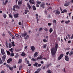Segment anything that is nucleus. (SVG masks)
<instances>
[{
  "instance_id": "dca6fc26",
  "label": "nucleus",
  "mask_w": 73,
  "mask_h": 73,
  "mask_svg": "<svg viewBox=\"0 0 73 73\" xmlns=\"http://www.w3.org/2000/svg\"><path fill=\"white\" fill-rule=\"evenodd\" d=\"M52 64L51 63H50L49 64H46V66H47V68H49V66H51Z\"/></svg>"
},
{
  "instance_id": "864d4df0",
  "label": "nucleus",
  "mask_w": 73,
  "mask_h": 73,
  "mask_svg": "<svg viewBox=\"0 0 73 73\" xmlns=\"http://www.w3.org/2000/svg\"><path fill=\"white\" fill-rule=\"evenodd\" d=\"M25 14H27V10H25Z\"/></svg>"
},
{
  "instance_id": "338daca9",
  "label": "nucleus",
  "mask_w": 73,
  "mask_h": 73,
  "mask_svg": "<svg viewBox=\"0 0 73 73\" xmlns=\"http://www.w3.org/2000/svg\"><path fill=\"white\" fill-rule=\"evenodd\" d=\"M1 73H5V71H2Z\"/></svg>"
},
{
  "instance_id": "423d86ee",
  "label": "nucleus",
  "mask_w": 73,
  "mask_h": 73,
  "mask_svg": "<svg viewBox=\"0 0 73 73\" xmlns=\"http://www.w3.org/2000/svg\"><path fill=\"white\" fill-rule=\"evenodd\" d=\"M65 60L67 61H69V58L68 56L67 55H66L65 56Z\"/></svg>"
},
{
  "instance_id": "58836bf2",
  "label": "nucleus",
  "mask_w": 73,
  "mask_h": 73,
  "mask_svg": "<svg viewBox=\"0 0 73 73\" xmlns=\"http://www.w3.org/2000/svg\"><path fill=\"white\" fill-rule=\"evenodd\" d=\"M32 61H36V60L35 59H34V58H33L31 59Z\"/></svg>"
},
{
  "instance_id": "f3484780",
  "label": "nucleus",
  "mask_w": 73,
  "mask_h": 73,
  "mask_svg": "<svg viewBox=\"0 0 73 73\" xmlns=\"http://www.w3.org/2000/svg\"><path fill=\"white\" fill-rule=\"evenodd\" d=\"M38 54V53L37 52H35L34 55V57H36L37 56Z\"/></svg>"
},
{
  "instance_id": "f704fd0d",
  "label": "nucleus",
  "mask_w": 73,
  "mask_h": 73,
  "mask_svg": "<svg viewBox=\"0 0 73 73\" xmlns=\"http://www.w3.org/2000/svg\"><path fill=\"white\" fill-rule=\"evenodd\" d=\"M52 22L56 24V21L55 20H53Z\"/></svg>"
},
{
  "instance_id": "e433bc0d",
  "label": "nucleus",
  "mask_w": 73,
  "mask_h": 73,
  "mask_svg": "<svg viewBox=\"0 0 73 73\" xmlns=\"http://www.w3.org/2000/svg\"><path fill=\"white\" fill-rule=\"evenodd\" d=\"M13 48H11V49H10L9 50L10 51H11V52H13Z\"/></svg>"
},
{
  "instance_id": "774afa93",
  "label": "nucleus",
  "mask_w": 73,
  "mask_h": 73,
  "mask_svg": "<svg viewBox=\"0 0 73 73\" xmlns=\"http://www.w3.org/2000/svg\"><path fill=\"white\" fill-rule=\"evenodd\" d=\"M72 38H73V34L72 35V36H71V39H72Z\"/></svg>"
},
{
  "instance_id": "c85d7f7f",
  "label": "nucleus",
  "mask_w": 73,
  "mask_h": 73,
  "mask_svg": "<svg viewBox=\"0 0 73 73\" xmlns=\"http://www.w3.org/2000/svg\"><path fill=\"white\" fill-rule=\"evenodd\" d=\"M41 70V68H38L36 70L39 73L40 72V70Z\"/></svg>"
},
{
  "instance_id": "473e14b6",
  "label": "nucleus",
  "mask_w": 73,
  "mask_h": 73,
  "mask_svg": "<svg viewBox=\"0 0 73 73\" xmlns=\"http://www.w3.org/2000/svg\"><path fill=\"white\" fill-rule=\"evenodd\" d=\"M53 30L52 28H50L49 30V32L50 33H51L52 31Z\"/></svg>"
},
{
  "instance_id": "7c9ffc66",
  "label": "nucleus",
  "mask_w": 73,
  "mask_h": 73,
  "mask_svg": "<svg viewBox=\"0 0 73 73\" xmlns=\"http://www.w3.org/2000/svg\"><path fill=\"white\" fill-rule=\"evenodd\" d=\"M47 46V44H45L43 46V47L44 48H45Z\"/></svg>"
},
{
  "instance_id": "603ef678",
  "label": "nucleus",
  "mask_w": 73,
  "mask_h": 73,
  "mask_svg": "<svg viewBox=\"0 0 73 73\" xmlns=\"http://www.w3.org/2000/svg\"><path fill=\"white\" fill-rule=\"evenodd\" d=\"M52 25V23H48V25L49 26H51Z\"/></svg>"
},
{
  "instance_id": "9b49d317",
  "label": "nucleus",
  "mask_w": 73,
  "mask_h": 73,
  "mask_svg": "<svg viewBox=\"0 0 73 73\" xmlns=\"http://www.w3.org/2000/svg\"><path fill=\"white\" fill-rule=\"evenodd\" d=\"M70 2H69L68 3H66V4H64V6L66 7H67L69 5V4L70 3Z\"/></svg>"
},
{
  "instance_id": "b1692460",
  "label": "nucleus",
  "mask_w": 73,
  "mask_h": 73,
  "mask_svg": "<svg viewBox=\"0 0 73 73\" xmlns=\"http://www.w3.org/2000/svg\"><path fill=\"white\" fill-rule=\"evenodd\" d=\"M22 60L21 59H19V62H18V64H20V63H21V62H22Z\"/></svg>"
},
{
  "instance_id": "13d9d810",
  "label": "nucleus",
  "mask_w": 73,
  "mask_h": 73,
  "mask_svg": "<svg viewBox=\"0 0 73 73\" xmlns=\"http://www.w3.org/2000/svg\"><path fill=\"white\" fill-rule=\"evenodd\" d=\"M27 73H30V70H27Z\"/></svg>"
},
{
  "instance_id": "37998d69",
  "label": "nucleus",
  "mask_w": 73,
  "mask_h": 73,
  "mask_svg": "<svg viewBox=\"0 0 73 73\" xmlns=\"http://www.w3.org/2000/svg\"><path fill=\"white\" fill-rule=\"evenodd\" d=\"M43 42H47V40L46 39H44L43 40Z\"/></svg>"
},
{
  "instance_id": "9d476101",
  "label": "nucleus",
  "mask_w": 73,
  "mask_h": 73,
  "mask_svg": "<svg viewBox=\"0 0 73 73\" xmlns=\"http://www.w3.org/2000/svg\"><path fill=\"white\" fill-rule=\"evenodd\" d=\"M29 2L31 4H34L35 3V2L34 1V0H30Z\"/></svg>"
},
{
  "instance_id": "a19ab883",
  "label": "nucleus",
  "mask_w": 73,
  "mask_h": 73,
  "mask_svg": "<svg viewBox=\"0 0 73 73\" xmlns=\"http://www.w3.org/2000/svg\"><path fill=\"white\" fill-rule=\"evenodd\" d=\"M9 17L12 18V16L10 14H9Z\"/></svg>"
},
{
  "instance_id": "4c0bfd02",
  "label": "nucleus",
  "mask_w": 73,
  "mask_h": 73,
  "mask_svg": "<svg viewBox=\"0 0 73 73\" xmlns=\"http://www.w3.org/2000/svg\"><path fill=\"white\" fill-rule=\"evenodd\" d=\"M3 62L2 61V60L1 58H0V64H3Z\"/></svg>"
},
{
  "instance_id": "4468645a",
  "label": "nucleus",
  "mask_w": 73,
  "mask_h": 73,
  "mask_svg": "<svg viewBox=\"0 0 73 73\" xmlns=\"http://www.w3.org/2000/svg\"><path fill=\"white\" fill-rule=\"evenodd\" d=\"M22 1L23 0H20L19 1H18V5H20L22 3Z\"/></svg>"
},
{
  "instance_id": "2eb2a0df",
  "label": "nucleus",
  "mask_w": 73,
  "mask_h": 73,
  "mask_svg": "<svg viewBox=\"0 0 73 73\" xmlns=\"http://www.w3.org/2000/svg\"><path fill=\"white\" fill-rule=\"evenodd\" d=\"M60 13V12L58 10H56V13H55V14L56 15H57V14L58 15Z\"/></svg>"
},
{
  "instance_id": "a18cd8bd",
  "label": "nucleus",
  "mask_w": 73,
  "mask_h": 73,
  "mask_svg": "<svg viewBox=\"0 0 73 73\" xmlns=\"http://www.w3.org/2000/svg\"><path fill=\"white\" fill-rule=\"evenodd\" d=\"M6 46H7V48L8 47V43L7 42H6Z\"/></svg>"
},
{
  "instance_id": "680f3d73",
  "label": "nucleus",
  "mask_w": 73,
  "mask_h": 73,
  "mask_svg": "<svg viewBox=\"0 0 73 73\" xmlns=\"http://www.w3.org/2000/svg\"><path fill=\"white\" fill-rule=\"evenodd\" d=\"M45 14H46V15H47V12L46 11H45Z\"/></svg>"
},
{
  "instance_id": "bb28decb",
  "label": "nucleus",
  "mask_w": 73,
  "mask_h": 73,
  "mask_svg": "<svg viewBox=\"0 0 73 73\" xmlns=\"http://www.w3.org/2000/svg\"><path fill=\"white\" fill-rule=\"evenodd\" d=\"M38 63L37 62L35 63V64H33L34 66H36L37 67V65Z\"/></svg>"
},
{
  "instance_id": "ea45409f",
  "label": "nucleus",
  "mask_w": 73,
  "mask_h": 73,
  "mask_svg": "<svg viewBox=\"0 0 73 73\" xmlns=\"http://www.w3.org/2000/svg\"><path fill=\"white\" fill-rule=\"evenodd\" d=\"M18 56H19V55L18 54V53H17L16 54V55L15 56V57L16 58H17V57H18Z\"/></svg>"
},
{
  "instance_id": "f03ea898",
  "label": "nucleus",
  "mask_w": 73,
  "mask_h": 73,
  "mask_svg": "<svg viewBox=\"0 0 73 73\" xmlns=\"http://www.w3.org/2000/svg\"><path fill=\"white\" fill-rule=\"evenodd\" d=\"M27 34V32H26L25 31H24L23 33H22L21 34L22 36L23 37H24V38L25 40L27 39L29 37V35H27L26 36ZM25 36H26V37H25Z\"/></svg>"
},
{
  "instance_id": "c756f323",
  "label": "nucleus",
  "mask_w": 73,
  "mask_h": 73,
  "mask_svg": "<svg viewBox=\"0 0 73 73\" xmlns=\"http://www.w3.org/2000/svg\"><path fill=\"white\" fill-rule=\"evenodd\" d=\"M8 32L9 34L11 36H13V35H12V34L9 31Z\"/></svg>"
},
{
  "instance_id": "1a4fd4ad",
  "label": "nucleus",
  "mask_w": 73,
  "mask_h": 73,
  "mask_svg": "<svg viewBox=\"0 0 73 73\" xmlns=\"http://www.w3.org/2000/svg\"><path fill=\"white\" fill-rule=\"evenodd\" d=\"M1 53L2 55H3L5 53V52H4V50L3 49V48L1 49Z\"/></svg>"
},
{
  "instance_id": "39448f33",
  "label": "nucleus",
  "mask_w": 73,
  "mask_h": 73,
  "mask_svg": "<svg viewBox=\"0 0 73 73\" xmlns=\"http://www.w3.org/2000/svg\"><path fill=\"white\" fill-rule=\"evenodd\" d=\"M64 56V54H62L60 55V56L58 57V60H61L62 58Z\"/></svg>"
},
{
  "instance_id": "4be33fe9",
  "label": "nucleus",
  "mask_w": 73,
  "mask_h": 73,
  "mask_svg": "<svg viewBox=\"0 0 73 73\" xmlns=\"http://www.w3.org/2000/svg\"><path fill=\"white\" fill-rule=\"evenodd\" d=\"M14 54L13 52H11L10 53V55L11 56H13Z\"/></svg>"
},
{
  "instance_id": "c03bdc74",
  "label": "nucleus",
  "mask_w": 73,
  "mask_h": 73,
  "mask_svg": "<svg viewBox=\"0 0 73 73\" xmlns=\"http://www.w3.org/2000/svg\"><path fill=\"white\" fill-rule=\"evenodd\" d=\"M20 50H18V49H17V50L16 49V50H15V51L16 52H18Z\"/></svg>"
},
{
  "instance_id": "72a5a7b5",
  "label": "nucleus",
  "mask_w": 73,
  "mask_h": 73,
  "mask_svg": "<svg viewBox=\"0 0 73 73\" xmlns=\"http://www.w3.org/2000/svg\"><path fill=\"white\" fill-rule=\"evenodd\" d=\"M7 52L8 55H10L11 53L9 51H7Z\"/></svg>"
},
{
  "instance_id": "4d7b16f0",
  "label": "nucleus",
  "mask_w": 73,
  "mask_h": 73,
  "mask_svg": "<svg viewBox=\"0 0 73 73\" xmlns=\"http://www.w3.org/2000/svg\"><path fill=\"white\" fill-rule=\"evenodd\" d=\"M69 53V52H68L66 53V54L68 55Z\"/></svg>"
},
{
  "instance_id": "5fc2aeb1",
  "label": "nucleus",
  "mask_w": 73,
  "mask_h": 73,
  "mask_svg": "<svg viewBox=\"0 0 73 73\" xmlns=\"http://www.w3.org/2000/svg\"><path fill=\"white\" fill-rule=\"evenodd\" d=\"M36 7H39V5H38V4H36Z\"/></svg>"
},
{
  "instance_id": "de8ad7c7",
  "label": "nucleus",
  "mask_w": 73,
  "mask_h": 73,
  "mask_svg": "<svg viewBox=\"0 0 73 73\" xmlns=\"http://www.w3.org/2000/svg\"><path fill=\"white\" fill-rule=\"evenodd\" d=\"M73 54V52L72 51V52H70V55L71 56L72 54Z\"/></svg>"
},
{
  "instance_id": "412c9836",
  "label": "nucleus",
  "mask_w": 73,
  "mask_h": 73,
  "mask_svg": "<svg viewBox=\"0 0 73 73\" xmlns=\"http://www.w3.org/2000/svg\"><path fill=\"white\" fill-rule=\"evenodd\" d=\"M25 55L26 54L24 52H23L21 54V55L23 56H25Z\"/></svg>"
},
{
  "instance_id": "cd10ccee",
  "label": "nucleus",
  "mask_w": 73,
  "mask_h": 73,
  "mask_svg": "<svg viewBox=\"0 0 73 73\" xmlns=\"http://www.w3.org/2000/svg\"><path fill=\"white\" fill-rule=\"evenodd\" d=\"M33 10H36V7L34 5H33Z\"/></svg>"
},
{
  "instance_id": "6ab92c4d",
  "label": "nucleus",
  "mask_w": 73,
  "mask_h": 73,
  "mask_svg": "<svg viewBox=\"0 0 73 73\" xmlns=\"http://www.w3.org/2000/svg\"><path fill=\"white\" fill-rule=\"evenodd\" d=\"M67 11L66 10V9H64L63 11L61 13H64V12L65 13H67Z\"/></svg>"
},
{
  "instance_id": "0eeeda50",
  "label": "nucleus",
  "mask_w": 73,
  "mask_h": 73,
  "mask_svg": "<svg viewBox=\"0 0 73 73\" xmlns=\"http://www.w3.org/2000/svg\"><path fill=\"white\" fill-rule=\"evenodd\" d=\"M6 57V54L4 55L3 56L2 60L3 61H5V60Z\"/></svg>"
},
{
  "instance_id": "393cba45",
  "label": "nucleus",
  "mask_w": 73,
  "mask_h": 73,
  "mask_svg": "<svg viewBox=\"0 0 73 73\" xmlns=\"http://www.w3.org/2000/svg\"><path fill=\"white\" fill-rule=\"evenodd\" d=\"M48 73H52V72L50 70H48L47 72Z\"/></svg>"
},
{
  "instance_id": "a878e982",
  "label": "nucleus",
  "mask_w": 73,
  "mask_h": 73,
  "mask_svg": "<svg viewBox=\"0 0 73 73\" xmlns=\"http://www.w3.org/2000/svg\"><path fill=\"white\" fill-rule=\"evenodd\" d=\"M9 69H10V70H11L12 71L13 70V67H9Z\"/></svg>"
},
{
  "instance_id": "3c124183",
  "label": "nucleus",
  "mask_w": 73,
  "mask_h": 73,
  "mask_svg": "<svg viewBox=\"0 0 73 73\" xmlns=\"http://www.w3.org/2000/svg\"><path fill=\"white\" fill-rule=\"evenodd\" d=\"M43 29L42 28H40V29H39V31H40L41 30H42Z\"/></svg>"
},
{
  "instance_id": "2f4dec72",
  "label": "nucleus",
  "mask_w": 73,
  "mask_h": 73,
  "mask_svg": "<svg viewBox=\"0 0 73 73\" xmlns=\"http://www.w3.org/2000/svg\"><path fill=\"white\" fill-rule=\"evenodd\" d=\"M3 16L4 18H5L7 17V15L6 14H4L3 15Z\"/></svg>"
},
{
  "instance_id": "e2e57ef3",
  "label": "nucleus",
  "mask_w": 73,
  "mask_h": 73,
  "mask_svg": "<svg viewBox=\"0 0 73 73\" xmlns=\"http://www.w3.org/2000/svg\"><path fill=\"white\" fill-rule=\"evenodd\" d=\"M41 66V64H39L38 65V66Z\"/></svg>"
},
{
  "instance_id": "6e6552de",
  "label": "nucleus",
  "mask_w": 73,
  "mask_h": 73,
  "mask_svg": "<svg viewBox=\"0 0 73 73\" xmlns=\"http://www.w3.org/2000/svg\"><path fill=\"white\" fill-rule=\"evenodd\" d=\"M31 48L32 50V51L33 52H34L35 49V48L34 47V46H31Z\"/></svg>"
},
{
  "instance_id": "49530a36",
  "label": "nucleus",
  "mask_w": 73,
  "mask_h": 73,
  "mask_svg": "<svg viewBox=\"0 0 73 73\" xmlns=\"http://www.w3.org/2000/svg\"><path fill=\"white\" fill-rule=\"evenodd\" d=\"M15 36L16 37H18L19 36V35L17 34H15Z\"/></svg>"
},
{
  "instance_id": "aec40b11",
  "label": "nucleus",
  "mask_w": 73,
  "mask_h": 73,
  "mask_svg": "<svg viewBox=\"0 0 73 73\" xmlns=\"http://www.w3.org/2000/svg\"><path fill=\"white\" fill-rule=\"evenodd\" d=\"M27 6L28 7L29 9H30V8H31V7L29 3H27Z\"/></svg>"
},
{
  "instance_id": "c9c22d12",
  "label": "nucleus",
  "mask_w": 73,
  "mask_h": 73,
  "mask_svg": "<svg viewBox=\"0 0 73 73\" xmlns=\"http://www.w3.org/2000/svg\"><path fill=\"white\" fill-rule=\"evenodd\" d=\"M69 22H70V21L69 20H68V21H66L65 23L66 24H68Z\"/></svg>"
},
{
  "instance_id": "bf43d9fd",
  "label": "nucleus",
  "mask_w": 73,
  "mask_h": 73,
  "mask_svg": "<svg viewBox=\"0 0 73 73\" xmlns=\"http://www.w3.org/2000/svg\"><path fill=\"white\" fill-rule=\"evenodd\" d=\"M52 9V7H49L48 8V9Z\"/></svg>"
},
{
  "instance_id": "09e8293b",
  "label": "nucleus",
  "mask_w": 73,
  "mask_h": 73,
  "mask_svg": "<svg viewBox=\"0 0 73 73\" xmlns=\"http://www.w3.org/2000/svg\"><path fill=\"white\" fill-rule=\"evenodd\" d=\"M44 30H45V31H48L46 27H45L44 28Z\"/></svg>"
},
{
  "instance_id": "f8f14e48",
  "label": "nucleus",
  "mask_w": 73,
  "mask_h": 73,
  "mask_svg": "<svg viewBox=\"0 0 73 73\" xmlns=\"http://www.w3.org/2000/svg\"><path fill=\"white\" fill-rule=\"evenodd\" d=\"M14 17L15 18H17L19 17L18 14H15L14 15Z\"/></svg>"
},
{
  "instance_id": "ddd939ff",
  "label": "nucleus",
  "mask_w": 73,
  "mask_h": 73,
  "mask_svg": "<svg viewBox=\"0 0 73 73\" xmlns=\"http://www.w3.org/2000/svg\"><path fill=\"white\" fill-rule=\"evenodd\" d=\"M11 61H12V59L11 58H10L7 60V63H10V62Z\"/></svg>"
},
{
  "instance_id": "0e129e2a",
  "label": "nucleus",
  "mask_w": 73,
  "mask_h": 73,
  "mask_svg": "<svg viewBox=\"0 0 73 73\" xmlns=\"http://www.w3.org/2000/svg\"><path fill=\"white\" fill-rule=\"evenodd\" d=\"M15 36H13L12 37V38L13 39H15Z\"/></svg>"
},
{
  "instance_id": "f257e3e1",
  "label": "nucleus",
  "mask_w": 73,
  "mask_h": 73,
  "mask_svg": "<svg viewBox=\"0 0 73 73\" xmlns=\"http://www.w3.org/2000/svg\"><path fill=\"white\" fill-rule=\"evenodd\" d=\"M58 44H55V47L52 48L51 50L52 54L53 57H54L55 54L56 53L57 50L58 48Z\"/></svg>"
},
{
  "instance_id": "79ce46f5",
  "label": "nucleus",
  "mask_w": 73,
  "mask_h": 73,
  "mask_svg": "<svg viewBox=\"0 0 73 73\" xmlns=\"http://www.w3.org/2000/svg\"><path fill=\"white\" fill-rule=\"evenodd\" d=\"M41 3V2L40 1H37V4H38V5L40 4Z\"/></svg>"
},
{
  "instance_id": "20e7f679",
  "label": "nucleus",
  "mask_w": 73,
  "mask_h": 73,
  "mask_svg": "<svg viewBox=\"0 0 73 73\" xmlns=\"http://www.w3.org/2000/svg\"><path fill=\"white\" fill-rule=\"evenodd\" d=\"M46 4L44 3H42L40 4L41 7H42L44 9L45 8V6Z\"/></svg>"
},
{
  "instance_id": "052dcab7",
  "label": "nucleus",
  "mask_w": 73,
  "mask_h": 73,
  "mask_svg": "<svg viewBox=\"0 0 73 73\" xmlns=\"http://www.w3.org/2000/svg\"><path fill=\"white\" fill-rule=\"evenodd\" d=\"M27 64H29V61H27Z\"/></svg>"
},
{
  "instance_id": "6e6d98bb",
  "label": "nucleus",
  "mask_w": 73,
  "mask_h": 73,
  "mask_svg": "<svg viewBox=\"0 0 73 73\" xmlns=\"http://www.w3.org/2000/svg\"><path fill=\"white\" fill-rule=\"evenodd\" d=\"M25 61L26 62H27V61H28L27 60V58H26L25 59Z\"/></svg>"
},
{
  "instance_id": "7ed1b4c3",
  "label": "nucleus",
  "mask_w": 73,
  "mask_h": 73,
  "mask_svg": "<svg viewBox=\"0 0 73 73\" xmlns=\"http://www.w3.org/2000/svg\"><path fill=\"white\" fill-rule=\"evenodd\" d=\"M15 8H16L17 9H19L20 8V7L19 6H18L17 5H15L13 6V10L15 11L16 10L15 9Z\"/></svg>"
},
{
  "instance_id": "69168bd1",
  "label": "nucleus",
  "mask_w": 73,
  "mask_h": 73,
  "mask_svg": "<svg viewBox=\"0 0 73 73\" xmlns=\"http://www.w3.org/2000/svg\"><path fill=\"white\" fill-rule=\"evenodd\" d=\"M2 36H5V34L4 33H3V35H2Z\"/></svg>"
},
{
  "instance_id": "5701e85b",
  "label": "nucleus",
  "mask_w": 73,
  "mask_h": 73,
  "mask_svg": "<svg viewBox=\"0 0 73 73\" xmlns=\"http://www.w3.org/2000/svg\"><path fill=\"white\" fill-rule=\"evenodd\" d=\"M9 48H11L12 45L10 43H9Z\"/></svg>"
},
{
  "instance_id": "8fccbe9b",
  "label": "nucleus",
  "mask_w": 73,
  "mask_h": 73,
  "mask_svg": "<svg viewBox=\"0 0 73 73\" xmlns=\"http://www.w3.org/2000/svg\"><path fill=\"white\" fill-rule=\"evenodd\" d=\"M22 66H20V67H19V70H20L21 69H22Z\"/></svg>"
},
{
  "instance_id": "a211bd4d",
  "label": "nucleus",
  "mask_w": 73,
  "mask_h": 73,
  "mask_svg": "<svg viewBox=\"0 0 73 73\" xmlns=\"http://www.w3.org/2000/svg\"><path fill=\"white\" fill-rule=\"evenodd\" d=\"M39 59H40L41 60H42V57L41 56H40L39 57H38L36 59L37 60H39Z\"/></svg>"
}]
</instances>
